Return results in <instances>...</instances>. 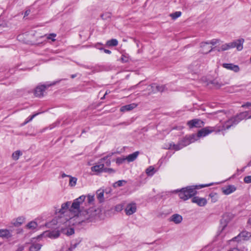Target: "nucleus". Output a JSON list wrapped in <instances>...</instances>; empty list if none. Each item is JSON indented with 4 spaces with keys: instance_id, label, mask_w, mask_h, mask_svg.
<instances>
[{
    "instance_id": "1",
    "label": "nucleus",
    "mask_w": 251,
    "mask_h": 251,
    "mask_svg": "<svg viewBox=\"0 0 251 251\" xmlns=\"http://www.w3.org/2000/svg\"><path fill=\"white\" fill-rule=\"evenodd\" d=\"M213 183L201 185L199 186H196L194 187V186H187L185 188H182L178 191V196L181 199L186 201L190 198L194 196L197 194L196 189L199 188H203L205 187H208L212 185Z\"/></svg>"
},
{
    "instance_id": "2",
    "label": "nucleus",
    "mask_w": 251,
    "mask_h": 251,
    "mask_svg": "<svg viewBox=\"0 0 251 251\" xmlns=\"http://www.w3.org/2000/svg\"><path fill=\"white\" fill-rule=\"evenodd\" d=\"M251 115L249 116V112L245 111L241 112L236 116L227 121L224 125L225 129H229L231 126L237 125L240 121L245 119H251Z\"/></svg>"
},
{
    "instance_id": "3",
    "label": "nucleus",
    "mask_w": 251,
    "mask_h": 251,
    "mask_svg": "<svg viewBox=\"0 0 251 251\" xmlns=\"http://www.w3.org/2000/svg\"><path fill=\"white\" fill-rule=\"evenodd\" d=\"M96 214V211L93 208L81 209L79 211V216L82 217V221H91Z\"/></svg>"
},
{
    "instance_id": "4",
    "label": "nucleus",
    "mask_w": 251,
    "mask_h": 251,
    "mask_svg": "<svg viewBox=\"0 0 251 251\" xmlns=\"http://www.w3.org/2000/svg\"><path fill=\"white\" fill-rule=\"evenodd\" d=\"M54 83L50 85H41L37 86L34 89V94L35 97H41L44 96L43 93L45 90L48 88L50 86L54 85Z\"/></svg>"
},
{
    "instance_id": "5",
    "label": "nucleus",
    "mask_w": 251,
    "mask_h": 251,
    "mask_svg": "<svg viewBox=\"0 0 251 251\" xmlns=\"http://www.w3.org/2000/svg\"><path fill=\"white\" fill-rule=\"evenodd\" d=\"M85 198L86 197L84 195H82L79 198L75 199L72 204L70 210L72 211L73 209H76L77 210H78L80 208V204L84 201Z\"/></svg>"
},
{
    "instance_id": "6",
    "label": "nucleus",
    "mask_w": 251,
    "mask_h": 251,
    "mask_svg": "<svg viewBox=\"0 0 251 251\" xmlns=\"http://www.w3.org/2000/svg\"><path fill=\"white\" fill-rule=\"evenodd\" d=\"M251 237V233L247 231H243L241 232L239 235L233 238V241L237 242L241 241L242 240H248Z\"/></svg>"
},
{
    "instance_id": "7",
    "label": "nucleus",
    "mask_w": 251,
    "mask_h": 251,
    "mask_svg": "<svg viewBox=\"0 0 251 251\" xmlns=\"http://www.w3.org/2000/svg\"><path fill=\"white\" fill-rule=\"evenodd\" d=\"M187 125L191 128L193 127H201L204 126V122L200 119H195L189 121L187 122Z\"/></svg>"
},
{
    "instance_id": "8",
    "label": "nucleus",
    "mask_w": 251,
    "mask_h": 251,
    "mask_svg": "<svg viewBox=\"0 0 251 251\" xmlns=\"http://www.w3.org/2000/svg\"><path fill=\"white\" fill-rule=\"evenodd\" d=\"M105 159H106V158H102L100 160L98 165L92 167V171L97 173L102 172L104 167V161Z\"/></svg>"
},
{
    "instance_id": "9",
    "label": "nucleus",
    "mask_w": 251,
    "mask_h": 251,
    "mask_svg": "<svg viewBox=\"0 0 251 251\" xmlns=\"http://www.w3.org/2000/svg\"><path fill=\"white\" fill-rule=\"evenodd\" d=\"M219 40L214 39L212 40L210 42H202L201 43V52L203 53L207 54L208 52H210L213 49V48H211L210 50H209V51H205L204 50V47L206 45H209V44H211L212 45H215L217 43H219Z\"/></svg>"
},
{
    "instance_id": "10",
    "label": "nucleus",
    "mask_w": 251,
    "mask_h": 251,
    "mask_svg": "<svg viewBox=\"0 0 251 251\" xmlns=\"http://www.w3.org/2000/svg\"><path fill=\"white\" fill-rule=\"evenodd\" d=\"M214 131V129L213 127H206L201 129L198 132V136L200 137H204Z\"/></svg>"
},
{
    "instance_id": "11",
    "label": "nucleus",
    "mask_w": 251,
    "mask_h": 251,
    "mask_svg": "<svg viewBox=\"0 0 251 251\" xmlns=\"http://www.w3.org/2000/svg\"><path fill=\"white\" fill-rule=\"evenodd\" d=\"M244 42V39L243 38L236 40L232 42H230L232 46L231 48H236L238 50H241L243 48V45Z\"/></svg>"
},
{
    "instance_id": "12",
    "label": "nucleus",
    "mask_w": 251,
    "mask_h": 251,
    "mask_svg": "<svg viewBox=\"0 0 251 251\" xmlns=\"http://www.w3.org/2000/svg\"><path fill=\"white\" fill-rule=\"evenodd\" d=\"M137 207L136 203H131L128 204L125 209V212L126 215H130L136 211Z\"/></svg>"
},
{
    "instance_id": "13",
    "label": "nucleus",
    "mask_w": 251,
    "mask_h": 251,
    "mask_svg": "<svg viewBox=\"0 0 251 251\" xmlns=\"http://www.w3.org/2000/svg\"><path fill=\"white\" fill-rule=\"evenodd\" d=\"M192 201L193 203H197L200 206H204L207 203V200L205 198L197 196L193 197Z\"/></svg>"
},
{
    "instance_id": "14",
    "label": "nucleus",
    "mask_w": 251,
    "mask_h": 251,
    "mask_svg": "<svg viewBox=\"0 0 251 251\" xmlns=\"http://www.w3.org/2000/svg\"><path fill=\"white\" fill-rule=\"evenodd\" d=\"M222 66L224 68L232 71L235 73H237L240 71L239 67L232 63H223Z\"/></svg>"
},
{
    "instance_id": "15",
    "label": "nucleus",
    "mask_w": 251,
    "mask_h": 251,
    "mask_svg": "<svg viewBox=\"0 0 251 251\" xmlns=\"http://www.w3.org/2000/svg\"><path fill=\"white\" fill-rule=\"evenodd\" d=\"M150 86L151 88L155 87V89L152 90V93H156L157 92H163L166 89V87L165 85H158L156 83H152Z\"/></svg>"
},
{
    "instance_id": "16",
    "label": "nucleus",
    "mask_w": 251,
    "mask_h": 251,
    "mask_svg": "<svg viewBox=\"0 0 251 251\" xmlns=\"http://www.w3.org/2000/svg\"><path fill=\"white\" fill-rule=\"evenodd\" d=\"M236 190V187L234 185H229L222 188V190L224 194L227 195L234 192Z\"/></svg>"
},
{
    "instance_id": "17",
    "label": "nucleus",
    "mask_w": 251,
    "mask_h": 251,
    "mask_svg": "<svg viewBox=\"0 0 251 251\" xmlns=\"http://www.w3.org/2000/svg\"><path fill=\"white\" fill-rule=\"evenodd\" d=\"M170 221L174 222L176 224H178L182 222V217L178 214H175L171 217Z\"/></svg>"
},
{
    "instance_id": "18",
    "label": "nucleus",
    "mask_w": 251,
    "mask_h": 251,
    "mask_svg": "<svg viewBox=\"0 0 251 251\" xmlns=\"http://www.w3.org/2000/svg\"><path fill=\"white\" fill-rule=\"evenodd\" d=\"M137 106V104L135 103H131L129 104L126 105L125 106H123L120 108V111L121 112H126L132 110L135 108Z\"/></svg>"
},
{
    "instance_id": "19",
    "label": "nucleus",
    "mask_w": 251,
    "mask_h": 251,
    "mask_svg": "<svg viewBox=\"0 0 251 251\" xmlns=\"http://www.w3.org/2000/svg\"><path fill=\"white\" fill-rule=\"evenodd\" d=\"M12 234L8 229H0V237H4L7 239L12 237Z\"/></svg>"
},
{
    "instance_id": "20",
    "label": "nucleus",
    "mask_w": 251,
    "mask_h": 251,
    "mask_svg": "<svg viewBox=\"0 0 251 251\" xmlns=\"http://www.w3.org/2000/svg\"><path fill=\"white\" fill-rule=\"evenodd\" d=\"M139 153V151H137L133 152V153L130 154L128 156H126V159L129 162H132L136 159Z\"/></svg>"
},
{
    "instance_id": "21",
    "label": "nucleus",
    "mask_w": 251,
    "mask_h": 251,
    "mask_svg": "<svg viewBox=\"0 0 251 251\" xmlns=\"http://www.w3.org/2000/svg\"><path fill=\"white\" fill-rule=\"evenodd\" d=\"M169 146V149L174 150L175 151H178L183 148L179 141L177 144L170 143Z\"/></svg>"
},
{
    "instance_id": "22",
    "label": "nucleus",
    "mask_w": 251,
    "mask_h": 251,
    "mask_svg": "<svg viewBox=\"0 0 251 251\" xmlns=\"http://www.w3.org/2000/svg\"><path fill=\"white\" fill-rule=\"evenodd\" d=\"M71 202L70 201H67L65 203H64L61 205V208L59 210V212L61 214H64L66 210H67L69 206L70 205Z\"/></svg>"
},
{
    "instance_id": "23",
    "label": "nucleus",
    "mask_w": 251,
    "mask_h": 251,
    "mask_svg": "<svg viewBox=\"0 0 251 251\" xmlns=\"http://www.w3.org/2000/svg\"><path fill=\"white\" fill-rule=\"evenodd\" d=\"M104 192L100 190H98L97 191V197L100 202H102L104 201Z\"/></svg>"
},
{
    "instance_id": "24",
    "label": "nucleus",
    "mask_w": 251,
    "mask_h": 251,
    "mask_svg": "<svg viewBox=\"0 0 251 251\" xmlns=\"http://www.w3.org/2000/svg\"><path fill=\"white\" fill-rule=\"evenodd\" d=\"M118 44V41L116 39H112L106 42V45L108 47H115Z\"/></svg>"
},
{
    "instance_id": "25",
    "label": "nucleus",
    "mask_w": 251,
    "mask_h": 251,
    "mask_svg": "<svg viewBox=\"0 0 251 251\" xmlns=\"http://www.w3.org/2000/svg\"><path fill=\"white\" fill-rule=\"evenodd\" d=\"M42 247V245L38 243L36 244H32L31 246L30 247L29 250V251H39L41 248Z\"/></svg>"
},
{
    "instance_id": "26",
    "label": "nucleus",
    "mask_w": 251,
    "mask_h": 251,
    "mask_svg": "<svg viewBox=\"0 0 251 251\" xmlns=\"http://www.w3.org/2000/svg\"><path fill=\"white\" fill-rule=\"evenodd\" d=\"M179 142L183 148L191 144V141L186 136L180 140Z\"/></svg>"
},
{
    "instance_id": "27",
    "label": "nucleus",
    "mask_w": 251,
    "mask_h": 251,
    "mask_svg": "<svg viewBox=\"0 0 251 251\" xmlns=\"http://www.w3.org/2000/svg\"><path fill=\"white\" fill-rule=\"evenodd\" d=\"M25 222V218L23 217H19L16 221L13 223L14 225L16 226H19Z\"/></svg>"
},
{
    "instance_id": "28",
    "label": "nucleus",
    "mask_w": 251,
    "mask_h": 251,
    "mask_svg": "<svg viewBox=\"0 0 251 251\" xmlns=\"http://www.w3.org/2000/svg\"><path fill=\"white\" fill-rule=\"evenodd\" d=\"M232 45L230 43H226V44H225L224 45H223L221 47V49L220 50H218V51H225V50H227L229 49H231L232 48Z\"/></svg>"
},
{
    "instance_id": "29",
    "label": "nucleus",
    "mask_w": 251,
    "mask_h": 251,
    "mask_svg": "<svg viewBox=\"0 0 251 251\" xmlns=\"http://www.w3.org/2000/svg\"><path fill=\"white\" fill-rule=\"evenodd\" d=\"M60 233L59 231H52L49 233V236L50 238H56L59 237Z\"/></svg>"
},
{
    "instance_id": "30",
    "label": "nucleus",
    "mask_w": 251,
    "mask_h": 251,
    "mask_svg": "<svg viewBox=\"0 0 251 251\" xmlns=\"http://www.w3.org/2000/svg\"><path fill=\"white\" fill-rule=\"evenodd\" d=\"M37 226V224L34 221H31L29 223H28L26 227L29 229H35Z\"/></svg>"
},
{
    "instance_id": "31",
    "label": "nucleus",
    "mask_w": 251,
    "mask_h": 251,
    "mask_svg": "<svg viewBox=\"0 0 251 251\" xmlns=\"http://www.w3.org/2000/svg\"><path fill=\"white\" fill-rule=\"evenodd\" d=\"M227 216L228 215L226 214H224L223 217V218L221 220V224L223 223L224 224L223 225L222 229H224V228L227 226V224L229 220H227V219L226 218V217H227Z\"/></svg>"
},
{
    "instance_id": "32",
    "label": "nucleus",
    "mask_w": 251,
    "mask_h": 251,
    "mask_svg": "<svg viewBox=\"0 0 251 251\" xmlns=\"http://www.w3.org/2000/svg\"><path fill=\"white\" fill-rule=\"evenodd\" d=\"M70 181H69V185L71 186H74L76 185L77 178L75 177H72V176H69Z\"/></svg>"
},
{
    "instance_id": "33",
    "label": "nucleus",
    "mask_w": 251,
    "mask_h": 251,
    "mask_svg": "<svg viewBox=\"0 0 251 251\" xmlns=\"http://www.w3.org/2000/svg\"><path fill=\"white\" fill-rule=\"evenodd\" d=\"M187 137L188 139H190V140L191 141V143H192L194 142L195 141L197 140L200 137L198 136V134H193Z\"/></svg>"
},
{
    "instance_id": "34",
    "label": "nucleus",
    "mask_w": 251,
    "mask_h": 251,
    "mask_svg": "<svg viewBox=\"0 0 251 251\" xmlns=\"http://www.w3.org/2000/svg\"><path fill=\"white\" fill-rule=\"evenodd\" d=\"M126 181L124 180H118V181L114 183L113 186L114 187H121L123 185V183L126 184Z\"/></svg>"
},
{
    "instance_id": "35",
    "label": "nucleus",
    "mask_w": 251,
    "mask_h": 251,
    "mask_svg": "<svg viewBox=\"0 0 251 251\" xmlns=\"http://www.w3.org/2000/svg\"><path fill=\"white\" fill-rule=\"evenodd\" d=\"M181 15V12L180 11H176L175 13H172L170 14V17L172 18V19L175 20L176 18L180 17Z\"/></svg>"
},
{
    "instance_id": "36",
    "label": "nucleus",
    "mask_w": 251,
    "mask_h": 251,
    "mask_svg": "<svg viewBox=\"0 0 251 251\" xmlns=\"http://www.w3.org/2000/svg\"><path fill=\"white\" fill-rule=\"evenodd\" d=\"M22 155V153L20 151H17L12 154L13 159L17 160L19 159V156Z\"/></svg>"
},
{
    "instance_id": "37",
    "label": "nucleus",
    "mask_w": 251,
    "mask_h": 251,
    "mask_svg": "<svg viewBox=\"0 0 251 251\" xmlns=\"http://www.w3.org/2000/svg\"><path fill=\"white\" fill-rule=\"evenodd\" d=\"M111 13L109 12H106L100 15L101 18L103 20H107L108 19H110L111 18Z\"/></svg>"
},
{
    "instance_id": "38",
    "label": "nucleus",
    "mask_w": 251,
    "mask_h": 251,
    "mask_svg": "<svg viewBox=\"0 0 251 251\" xmlns=\"http://www.w3.org/2000/svg\"><path fill=\"white\" fill-rule=\"evenodd\" d=\"M154 168L152 166H150L146 170V172L148 176H151L153 174Z\"/></svg>"
},
{
    "instance_id": "39",
    "label": "nucleus",
    "mask_w": 251,
    "mask_h": 251,
    "mask_svg": "<svg viewBox=\"0 0 251 251\" xmlns=\"http://www.w3.org/2000/svg\"><path fill=\"white\" fill-rule=\"evenodd\" d=\"M39 114V113H35V114L27 117V119H26L25 121V122L24 124H26L27 123L31 121L35 116L38 115Z\"/></svg>"
},
{
    "instance_id": "40",
    "label": "nucleus",
    "mask_w": 251,
    "mask_h": 251,
    "mask_svg": "<svg viewBox=\"0 0 251 251\" xmlns=\"http://www.w3.org/2000/svg\"><path fill=\"white\" fill-rule=\"evenodd\" d=\"M48 39H50L52 41H54L55 39L54 38L56 36V34L55 33H50L49 35H45Z\"/></svg>"
},
{
    "instance_id": "41",
    "label": "nucleus",
    "mask_w": 251,
    "mask_h": 251,
    "mask_svg": "<svg viewBox=\"0 0 251 251\" xmlns=\"http://www.w3.org/2000/svg\"><path fill=\"white\" fill-rule=\"evenodd\" d=\"M120 60L122 63H127L128 62L129 59L127 56L123 54L120 58Z\"/></svg>"
},
{
    "instance_id": "42",
    "label": "nucleus",
    "mask_w": 251,
    "mask_h": 251,
    "mask_svg": "<svg viewBox=\"0 0 251 251\" xmlns=\"http://www.w3.org/2000/svg\"><path fill=\"white\" fill-rule=\"evenodd\" d=\"M103 172L108 173L109 174H112L114 173L115 172V171L112 168H107L104 167Z\"/></svg>"
},
{
    "instance_id": "43",
    "label": "nucleus",
    "mask_w": 251,
    "mask_h": 251,
    "mask_svg": "<svg viewBox=\"0 0 251 251\" xmlns=\"http://www.w3.org/2000/svg\"><path fill=\"white\" fill-rule=\"evenodd\" d=\"M94 201V196L88 195L87 196V202L88 203H92Z\"/></svg>"
},
{
    "instance_id": "44",
    "label": "nucleus",
    "mask_w": 251,
    "mask_h": 251,
    "mask_svg": "<svg viewBox=\"0 0 251 251\" xmlns=\"http://www.w3.org/2000/svg\"><path fill=\"white\" fill-rule=\"evenodd\" d=\"M103 158H106V159H105L104 161V166H109L111 164V161L108 158V156H107L104 157Z\"/></svg>"
},
{
    "instance_id": "45",
    "label": "nucleus",
    "mask_w": 251,
    "mask_h": 251,
    "mask_svg": "<svg viewBox=\"0 0 251 251\" xmlns=\"http://www.w3.org/2000/svg\"><path fill=\"white\" fill-rule=\"evenodd\" d=\"M244 181L246 183H249L251 182V176H246L244 178Z\"/></svg>"
},
{
    "instance_id": "46",
    "label": "nucleus",
    "mask_w": 251,
    "mask_h": 251,
    "mask_svg": "<svg viewBox=\"0 0 251 251\" xmlns=\"http://www.w3.org/2000/svg\"><path fill=\"white\" fill-rule=\"evenodd\" d=\"M123 205L122 204H118L115 206V210L117 211H121L123 209Z\"/></svg>"
},
{
    "instance_id": "47",
    "label": "nucleus",
    "mask_w": 251,
    "mask_h": 251,
    "mask_svg": "<svg viewBox=\"0 0 251 251\" xmlns=\"http://www.w3.org/2000/svg\"><path fill=\"white\" fill-rule=\"evenodd\" d=\"M78 243H75L74 245H72L68 249L67 251H73V250L75 249L77 246Z\"/></svg>"
},
{
    "instance_id": "48",
    "label": "nucleus",
    "mask_w": 251,
    "mask_h": 251,
    "mask_svg": "<svg viewBox=\"0 0 251 251\" xmlns=\"http://www.w3.org/2000/svg\"><path fill=\"white\" fill-rule=\"evenodd\" d=\"M126 158H118L116 160V163L118 164L122 163Z\"/></svg>"
},
{
    "instance_id": "49",
    "label": "nucleus",
    "mask_w": 251,
    "mask_h": 251,
    "mask_svg": "<svg viewBox=\"0 0 251 251\" xmlns=\"http://www.w3.org/2000/svg\"><path fill=\"white\" fill-rule=\"evenodd\" d=\"M100 50H103L105 53H107V54H111V51L109 50L105 49L103 48H100Z\"/></svg>"
},
{
    "instance_id": "50",
    "label": "nucleus",
    "mask_w": 251,
    "mask_h": 251,
    "mask_svg": "<svg viewBox=\"0 0 251 251\" xmlns=\"http://www.w3.org/2000/svg\"><path fill=\"white\" fill-rule=\"evenodd\" d=\"M250 106H251V103L250 102H247L245 104H243L242 105V107H250Z\"/></svg>"
},
{
    "instance_id": "51",
    "label": "nucleus",
    "mask_w": 251,
    "mask_h": 251,
    "mask_svg": "<svg viewBox=\"0 0 251 251\" xmlns=\"http://www.w3.org/2000/svg\"><path fill=\"white\" fill-rule=\"evenodd\" d=\"M30 13V10H26L25 12V16L24 17L28 16Z\"/></svg>"
},
{
    "instance_id": "52",
    "label": "nucleus",
    "mask_w": 251,
    "mask_h": 251,
    "mask_svg": "<svg viewBox=\"0 0 251 251\" xmlns=\"http://www.w3.org/2000/svg\"><path fill=\"white\" fill-rule=\"evenodd\" d=\"M211 48V47L209 46V45H206L204 47V50L205 51H209Z\"/></svg>"
},
{
    "instance_id": "53",
    "label": "nucleus",
    "mask_w": 251,
    "mask_h": 251,
    "mask_svg": "<svg viewBox=\"0 0 251 251\" xmlns=\"http://www.w3.org/2000/svg\"><path fill=\"white\" fill-rule=\"evenodd\" d=\"M229 251H240L237 248H233L232 249H231V250H230Z\"/></svg>"
},
{
    "instance_id": "54",
    "label": "nucleus",
    "mask_w": 251,
    "mask_h": 251,
    "mask_svg": "<svg viewBox=\"0 0 251 251\" xmlns=\"http://www.w3.org/2000/svg\"><path fill=\"white\" fill-rule=\"evenodd\" d=\"M70 234H72L73 233H74V230L73 228H71L70 229Z\"/></svg>"
},
{
    "instance_id": "55",
    "label": "nucleus",
    "mask_w": 251,
    "mask_h": 251,
    "mask_svg": "<svg viewBox=\"0 0 251 251\" xmlns=\"http://www.w3.org/2000/svg\"><path fill=\"white\" fill-rule=\"evenodd\" d=\"M69 176H70L69 175H66V174H64V173H63V174L62 175V177H63V178H64V177H66V176H67V177H69Z\"/></svg>"
},
{
    "instance_id": "56",
    "label": "nucleus",
    "mask_w": 251,
    "mask_h": 251,
    "mask_svg": "<svg viewBox=\"0 0 251 251\" xmlns=\"http://www.w3.org/2000/svg\"><path fill=\"white\" fill-rule=\"evenodd\" d=\"M76 75H71V78H75V77H76Z\"/></svg>"
},
{
    "instance_id": "57",
    "label": "nucleus",
    "mask_w": 251,
    "mask_h": 251,
    "mask_svg": "<svg viewBox=\"0 0 251 251\" xmlns=\"http://www.w3.org/2000/svg\"><path fill=\"white\" fill-rule=\"evenodd\" d=\"M248 166H251V160L248 163Z\"/></svg>"
},
{
    "instance_id": "58",
    "label": "nucleus",
    "mask_w": 251,
    "mask_h": 251,
    "mask_svg": "<svg viewBox=\"0 0 251 251\" xmlns=\"http://www.w3.org/2000/svg\"><path fill=\"white\" fill-rule=\"evenodd\" d=\"M141 82H142V81H140V82L139 83V84ZM138 85V84H137V85H135V86H134L133 87H134V88H135V87H136L137 86V85Z\"/></svg>"
},
{
    "instance_id": "59",
    "label": "nucleus",
    "mask_w": 251,
    "mask_h": 251,
    "mask_svg": "<svg viewBox=\"0 0 251 251\" xmlns=\"http://www.w3.org/2000/svg\"><path fill=\"white\" fill-rule=\"evenodd\" d=\"M151 90H152V89H155V87H154V88H151Z\"/></svg>"
},
{
    "instance_id": "60",
    "label": "nucleus",
    "mask_w": 251,
    "mask_h": 251,
    "mask_svg": "<svg viewBox=\"0 0 251 251\" xmlns=\"http://www.w3.org/2000/svg\"><path fill=\"white\" fill-rule=\"evenodd\" d=\"M107 94V92L105 93V95H106V94ZM105 96H104V97Z\"/></svg>"
},
{
    "instance_id": "61",
    "label": "nucleus",
    "mask_w": 251,
    "mask_h": 251,
    "mask_svg": "<svg viewBox=\"0 0 251 251\" xmlns=\"http://www.w3.org/2000/svg\"><path fill=\"white\" fill-rule=\"evenodd\" d=\"M23 249H20V251H22Z\"/></svg>"
},
{
    "instance_id": "62",
    "label": "nucleus",
    "mask_w": 251,
    "mask_h": 251,
    "mask_svg": "<svg viewBox=\"0 0 251 251\" xmlns=\"http://www.w3.org/2000/svg\"><path fill=\"white\" fill-rule=\"evenodd\" d=\"M23 249H20V251H22Z\"/></svg>"
}]
</instances>
